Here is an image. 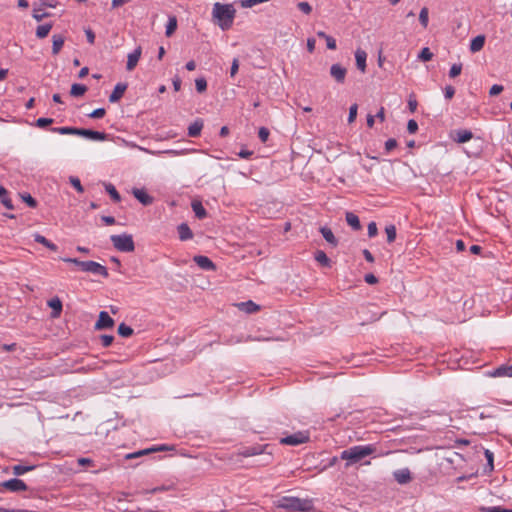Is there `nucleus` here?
Listing matches in <instances>:
<instances>
[{"label":"nucleus","mask_w":512,"mask_h":512,"mask_svg":"<svg viewBox=\"0 0 512 512\" xmlns=\"http://www.w3.org/2000/svg\"><path fill=\"white\" fill-rule=\"evenodd\" d=\"M275 505L289 512H313L315 510L314 502L309 498L302 499L293 496H283L277 500Z\"/></svg>","instance_id":"nucleus-1"},{"label":"nucleus","mask_w":512,"mask_h":512,"mask_svg":"<svg viewBox=\"0 0 512 512\" xmlns=\"http://www.w3.org/2000/svg\"><path fill=\"white\" fill-rule=\"evenodd\" d=\"M236 10L232 4L216 2L213 5L212 16L222 30H228L233 25Z\"/></svg>","instance_id":"nucleus-2"},{"label":"nucleus","mask_w":512,"mask_h":512,"mask_svg":"<svg viewBox=\"0 0 512 512\" xmlns=\"http://www.w3.org/2000/svg\"><path fill=\"white\" fill-rule=\"evenodd\" d=\"M376 451V447L372 444L369 445H356L343 450L340 453V459L346 460V466L358 463L367 456L372 455Z\"/></svg>","instance_id":"nucleus-3"},{"label":"nucleus","mask_w":512,"mask_h":512,"mask_svg":"<svg viewBox=\"0 0 512 512\" xmlns=\"http://www.w3.org/2000/svg\"><path fill=\"white\" fill-rule=\"evenodd\" d=\"M110 240L113 246L120 252H133L135 250L134 240L131 234L123 233L111 235Z\"/></svg>","instance_id":"nucleus-4"},{"label":"nucleus","mask_w":512,"mask_h":512,"mask_svg":"<svg viewBox=\"0 0 512 512\" xmlns=\"http://www.w3.org/2000/svg\"><path fill=\"white\" fill-rule=\"evenodd\" d=\"M82 271L90 272L92 274L101 275L104 278L109 276L108 270L105 266L101 265L98 262L89 260L85 261L82 265Z\"/></svg>","instance_id":"nucleus-5"},{"label":"nucleus","mask_w":512,"mask_h":512,"mask_svg":"<svg viewBox=\"0 0 512 512\" xmlns=\"http://www.w3.org/2000/svg\"><path fill=\"white\" fill-rule=\"evenodd\" d=\"M0 486L11 492L25 491L28 488L25 482L18 478H13L4 481L0 484Z\"/></svg>","instance_id":"nucleus-6"},{"label":"nucleus","mask_w":512,"mask_h":512,"mask_svg":"<svg viewBox=\"0 0 512 512\" xmlns=\"http://www.w3.org/2000/svg\"><path fill=\"white\" fill-rule=\"evenodd\" d=\"M267 447H268V445H261V444L243 447V448L239 449L238 455H240L242 457H251V456H255V455H260V454L265 453V450Z\"/></svg>","instance_id":"nucleus-7"},{"label":"nucleus","mask_w":512,"mask_h":512,"mask_svg":"<svg viewBox=\"0 0 512 512\" xmlns=\"http://www.w3.org/2000/svg\"><path fill=\"white\" fill-rule=\"evenodd\" d=\"M309 437L303 432H297L281 439L282 444L296 446L307 442Z\"/></svg>","instance_id":"nucleus-8"},{"label":"nucleus","mask_w":512,"mask_h":512,"mask_svg":"<svg viewBox=\"0 0 512 512\" xmlns=\"http://www.w3.org/2000/svg\"><path fill=\"white\" fill-rule=\"evenodd\" d=\"M114 326V320L106 311H101L97 322L95 323V330H103L112 328Z\"/></svg>","instance_id":"nucleus-9"},{"label":"nucleus","mask_w":512,"mask_h":512,"mask_svg":"<svg viewBox=\"0 0 512 512\" xmlns=\"http://www.w3.org/2000/svg\"><path fill=\"white\" fill-rule=\"evenodd\" d=\"M346 74L347 69L341 64L336 63L330 67L331 77L339 84H343L345 82Z\"/></svg>","instance_id":"nucleus-10"},{"label":"nucleus","mask_w":512,"mask_h":512,"mask_svg":"<svg viewBox=\"0 0 512 512\" xmlns=\"http://www.w3.org/2000/svg\"><path fill=\"white\" fill-rule=\"evenodd\" d=\"M193 261L198 265L199 268L205 271H214L216 269L215 264L212 260L204 255L194 256Z\"/></svg>","instance_id":"nucleus-11"},{"label":"nucleus","mask_w":512,"mask_h":512,"mask_svg":"<svg viewBox=\"0 0 512 512\" xmlns=\"http://www.w3.org/2000/svg\"><path fill=\"white\" fill-rule=\"evenodd\" d=\"M79 136L85 137L93 141H104L107 139V134L104 132L94 131L91 129L80 128Z\"/></svg>","instance_id":"nucleus-12"},{"label":"nucleus","mask_w":512,"mask_h":512,"mask_svg":"<svg viewBox=\"0 0 512 512\" xmlns=\"http://www.w3.org/2000/svg\"><path fill=\"white\" fill-rule=\"evenodd\" d=\"M142 54V48L138 46L133 52L128 54L126 69L132 71L138 64V61Z\"/></svg>","instance_id":"nucleus-13"},{"label":"nucleus","mask_w":512,"mask_h":512,"mask_svg":"<svg viewBox=\"0 0 512 512\" xmlns=\"http://www.w3.org/2000/svg\"><path fill=\"white\" fill-rule=\"evenodd\" d=\"M133 196L143 205L148 206L153 203V197L150 196L144 189L134 188L132 190Z\"/></svg>","instance_id":"nucleus-14"},{"label":"nucleus","mask_w":512,"mask_h":512,"mask_svg":"<svg viewBox=\"0 0 512 512\" xmlns=\"http://www.w3.org/2000/svg\"><path fill=\"white\" fill-rule=\"evenodd\" d=\"M128 85L127 83H117L112 91V93L109 96V101L111 103L118 102L124 95Z\"/></svg>","instance_id":"nucleus-15"},{"label":"nucleus","mask_w":512,"mask_h":512,"mask_svg":"<svg viewBox=\"0 0 512 512\" xmlns=\"http://www.w3.org/2000/svg\"><path fill=\"white\" fill-rule=\"evenodd\" d=\"M394 479L399 484H407L412 480L411 472L408 468L398 469L393 472Z\"/></svg>","instance_id":"nucleus-16"},{"label":"nucleus","mask_w":512,"mask_h":512,"mask_svg":"<svg viewBox=\"0 0 512 512\" xmlns=\"http://www.w3.org/2000/svg\"><path fill=\"white\" fill-rule=\"evenodd\" d=\"M367 53L362 49H357L355 52V60L357 68L364 73L366 71Z\"/></svg>","instance_id":"nucleus-17"},{"label":"nucleus","mask_w":512,"mask_h":512,"mask_svg":"<svg viewBox=\"0 0 512 512\" xmlns=\"http://www.w3.org/2000/svg\"><path fill=\"white\" fill-rule=\"evenodd\" d=\"M178 236L181 241H187L193 238V232L186 223H181L177 227Z\"/></svg>","instance_id":"nucleus-18"},{"label":"nucleus","mask_w":512,"mask_h":512,"mask_svg":"<svg viewBox=\"0 0 512 512\" xmlns=\"http://www.w3.org/2000/svg\"><path fill=\"white\" fill-rule=\"evenodd\" d=\"M345 219L347 224L355 231L362 229L359 217L353 212H346Z\"/></svg>","instance_id":"nucleus-19"},{"label":"nucleus","mask_w":512,"mask_h":512,"mask_svg":"<svg viewBox=\"0 0 512 512\" xmlns=\"http://www.w3.org/2000/svg\"><path fill=\"white\" fill-rule=\"evenodd\" d=\"M65 42V38L61 34H54L52 36V54L57 55L61 51Z\"/></svg>","instance_id":"nucleus-20"},{"label":"nucleus","mask_w":512,"mask_h":512,"mask_svg":"<svg viewBox=\"0 0 512 512\" xmlns=\"http://www.w3.org/2000/svg\"><path fill=\"white\" fill-rule=\"evenodd\" d=\"M48 306L52 309V317L57 318L62 312V302L58 297L52 298L48 301Z\"/></svg>","instance_id":"nucleus-21"},{"label":"nucleus","mask_w":512,"mask_h":512,"mask_svg":"<svg viewBox=\"0 0 512 512\" xmlns=\"http://www.w3.org/2000/svg\"><path fill=\"white\" fill-rule=\"evenodd\" d=\"M320 233L322 234L323 238L331 244L333 247H336L338 245V240L334 236L332 230L326 226H323L320 228Z\"/></svg>","instance_id":"nucleus-22"},{"label":"nucleus","mask_w":512,"mask_h":512,"mask_svg":"<svg viewBox=\"0 0 512 512\" xmlns=\"http://www.w3.org/2000/svg\"><path fill=\"white\" fill-rule=\"evenodd\" d=\"M203 128V121L201 119H196L192 124L188 127V135L190 137H198Z\"/></svg>","instance_id":"nucleus-23"},{"label":"nucleus","mask_w":512,"mask_h":512,"mask_svg":"<svg viewBox=\"0 0 512 512\" xmlns=\"http://www.w3.org/2000/svg\"><path fill=\"white\" fill-rule=\"evenodd\" d=\"M473 137V134L470 130L460 129L455 131V141L458 143H466L470 141Z\"/></svg>","instance_id":"nucleus-24"},{"label":"nucleus","mask_w":512,"mask_h":512,"mask_svg":"<svg viewBox=\"0 0 512 512\" xmlns=\"http://www.w3.org/2000/svg\"><path fill=\"white\" fill-rule=\"evenodd\" d=\"M484 44H485V36L478 35L471 40L470 51L473 53L478 52L484 47Z\"/></svg>","instance_id":"nucleus-25"},{"label":"nucleus","mask_w":512,"mask_h":512,"mask_svg":"<svg viewBox=\"0 0 512 512\" xmlns=\"http://www.w3.org/2000/svg\"><path fill=\"white\" fill-rule=\"evenodd\" d=\"M34 241L39 243V244L44 245L46 248H48L51 251H57L58 250V247H57L56 244H54L53 242H51L50 240H48L47 238H45L41 234H38V233L34 234Z\"/></svg>","instance_id":"nucleus-26"},{"label":"nucleus","mask_w":512,"mask_h":512,"mask_svg":"<svg viewBox=\"0 0 512 512\" xmlns=\"http://www.w3.org/2000/svg\"><path fill=\"white\" fill-rule=\"evenodd\" d=\"M492 376L494 377H511L512 376V365H501L496 368Z\"/></svg>","instance_id":"nucleus-27"},{"label":"nucleus","mask_w":512,"mask_h":512,"mask_svg":"<svg viewBox=\"0 0 512 512\" xmlns=\"http://www.w3.org/2000/svg\"><path fill=\"white\" fill-rule=\"evenodd\" d=\"M52 132L62 135H78L80 134V128L76 127H56L51 129Z\"/></svg>","instance_id":"nucleus-28"},{"label":"nucleus","mask_w":512,"mask_h":512,"mask_svg":"<svg viewBox=\"0 0 512 512\" xmlns=\"http://www.w3.org/2000/svg\"><path fill=\"white\" fill-rule=\"evenodd\" d=\"M315 260L323 267H331V260L322 250H317L314 254Z\"/></svg>","instance_id":"nucleus-29"},{"label":"nucleus","mask_w":512,"mask_h":512,"mask_svg":"<svg viewBox=\"0 0 512 512\" xmlns=\"http://www.w3.org/2000/svg\"><path fill=\"white\" fill-rule=\"evenodd\" d=\"M191 206L198 219H204L207 216V211L200 201H193Z\"/></svg>","instance_id":"nucleus-30"},{"label":"nucleus","mask_w":512,"mask_h":512,"mask_svg":"<svg viewBox=\"0 0 512 512\" xmlns=\"http://www.w3.org/2000/svg\"><path fill=\"white\" fill-rule=\"evenodd\" d=\"M0 201L1 203L9 210H12L14 208L12 204V200L8 197L7 190L0 185Z\"/></svg>","instance_id":"nucleus-31"},{"label":"nucleus","mask_w":512,"mask_h":512,"mask_svg":"<svg viewBox=\"0 0 512 512\" xmlns=\"http://www.w3.org/2000/svg\"><path fill=\"white\" fill-rule=\"evenodd\" d=\"M52 27H53L52 23H45V24L39 25L36 28V36L39 39L45 38L46 36H48V34L51 31Z\"/></svg>","instance_id":"nucleus-32"},{"label":"nucleus","mask_w":512,"mask_h":512,"mask_svg":"<svg viewBox=\"0 0 512 512\" xmlns=\"http://www.w3.org/2000/svg\"><path fill=\"white\" fill-rule=\"evenodd\" d=\"M87 91V87L84 84L74 83L71 86L70 95L73 97L83 96Z\"/></svg>","instance_id":"nucleus-33"},{"label":"nucleus","mask_w":512,"mask_h":512,"mask_svg":"<svg viewBox=\"0 0 512 512\" xmlns=\"http://www.w3.org/2000/svg\"><path fill=\"white\" fill-rule=\"evenodd\" d=\"M238 306L241 310H244L247 313H254L259 310V306L251 300L242 302Z\"/></svg>","instance_id":"nucleus-34"},{"label":"nucleus","mask_w":512,"mask_h":512,"mask_svg":"<svg viewBox=\"0 0 512 512\" xmlns=\"http://www.w3.org/2000/svg\"><path fill=\"white\" fill-rule=\"evenodd\" d=\"M105 190L114 202L118 203L121 201V196L114 187V185H112L111 183L105 184Z\"/></svg>","instance_id":"nucleus-35"},{"label":"nucleus","mask_w":512,"mask_h":512,"mask_svg":"<svg viewBox=\"0 0 512 512\" xmlns=\"http://www.w3.org/2000/svg\"><path fill=\"white\" fill-rule=\"evenodd\" d=\"M33 469H35L34 465H21V464L15 465L12 468L13 474L16 476L23 475L26 472L32 471Z\"/></svg>","instance_id":"nucleus-36"},{"label":"nucleus","mask_w":512,"mask_h":512,"mask_svg":"<svg viewBox=\"0 0 512 512\" xmlns=\"http://www.w3.org/2000/svg\"><path fill=\"white\" fill-rule=\"evenodd\" d=\"M177 29V19L175 16H171L168 19L167 25H166V36L170 37L175 30Z\"/></svg>","instance_id":"nucleus-37"},{"label":"nucleus","mask_w":512,"mask_h":512,"mask_svg":"<svg viewBox=\"0 0 512 512\" xmlns=\"http://www.w3.org/2000/svg\"><path fill=\"white\" fill-rule=\"evenodd\" d=\"M419 22L423 28L428 26L429 22V11L427 7H423L419 13Z\"/></svg>","instance_id":"nucleus-38"},{"label":"nucleus","mask_w":512,"mask_h":512,"mask_svg":"<svg viewBox=\"0 0 512 512\" xmlns=\"http://www.w3.org/2000/svg\"><path fill=\"white\" fill-rule=\"evenodd\" d=\"M117 332L122 337H129L133 334V329L130 326L126 325L125 323H121L118 326Z\"/></svg>","instance_id":"nucleus-39"},{"label":"nucleus","mask_w":512,"mask_h":512,"mask_svg":"<svg viewBox=\"0 0 512 512\" xmlns=\"http://www.w3.org/2000/svg\"><path fill=\"white\" fill-rule=\"evenodd\" d=\"M153 450L154 449H143V450H139V451H136V452H133V453H129L125 456V459L129 460V459H134V458H139V457H142L144 455H148L150 453H153Z\"/></svg>","instance_id":"nucleus-40"},{"label":"nucleus","mask_w":512,"mask_h":512,"mask_svg":"<svg viewBox=\"0 0 512 512\" xmlns=\"http://www.w3.org/2000/svg\"><path fill=\"white\" fill-rule=\"evenodd\" d=\"M385 232L387 235V241L392 243L396 239V227L394 225H388L385 228Z\"/></svg>","instance_id":"nucleus-41"},{"label":"nucleus","mask_w":512,"mask_h":512,"mask_svg":"<svg viewBox=\"0 0 512 512\" xmlns=\"http://www.w3.org/2000/svg\"><path fill=\"white\" fill-rule=\"evenodd\" d=\"M418 58L423 62L430 61L433 58V53L430 51L428 47H424L420 51Z\"/></svg>","instance_id":"nucleus-42"},{"label":"nucleus","mask_w":512,"mask_h":512,"mask_svg":"<svg viewBox=\"0 0 512 512\" xmlns=\"http://www.w3.org/2000/svg\"><path fill=\"white\" fill-rule=\"evenodd\" d=\"M196 90L199 93H203L207 89V81L205 78L200 77L195 80Z\"/></svg>","instance_id":"nucleus-43"},{"label":"nucleus","mask_w":512,"mask_h":512,"mask_svg":"<svg viewBox=\"0 0 512 512\" xmlns=\"http://www.w3.org/2000/svg\"><path fill=\"white\" fill-rule=\"evenodd\" d=\"M69 182L70 184L79 192V193H83L84 191V188L80 182V179L76 176H70L69 177Z\"/></svg>","instance_id":"nucleus-44"},{"label":"nucleus","mask_w":512,"mask_h":512,"mask_svg":"<svg viewBox=\"0 0 512 512\" xmlns=\"http://www.w3.org/2000/svg\"><path fill=\"white\" fill-rule=\"evenodd\" d=\"M21 197L30 208H35L37 206V201L29 193H24Z\"/></svg>","instance_id":"nucleus-45"},{"label":"nucleus","mask_w":512,"mask_h":512,"mask_svg":"<svg viewBox=\"0 0 512 512\" xmlns=\"http://www.w3.org/2000/svg\"><path fill=\"white\" fill-rule=\"evenodd\" d=\"M461 71H462V64L461 63H458V64H453L449 70V77L451 78H455L457 77L458 75L461 74Z\"/></svg>","instance_id":"nucleus-46"},{"label":"nucleus","mask_w":512,"mask_h":512,"mask_svg":"<svg viewBox=\"0 0 512 512\" xmlns=\"http://www.w3.org/2000/svg\"><path fill=\"white\" fill-rule=\"evenodd\" d=\"M50 16V13L48 12H42V9L39 8H35L34 11H33V18L36 20V21H41L43 20L44 18L46 17H49Z\"/></svg>","instance_id":"nucleus-47"},{"label":"nucleus","mask_w":512,"mask_h":512,"mask_svg":"<svg viewBox=\"0 0 512 512\" xmlns=\"http://www.w3.org/2000/svg\"><path fill=\"white\" fill-rule=\"evenodd\" d=\"M53 122H54V120L52 118L42 117V118H38L36 120V126L39 127V128H46L47 126H49Z\"/></svg>","instance_id":"nucleus-48"},{"label":"nucleus","mask_w":512,"mask_h":512,"mask_svg":"<svg viewBox=\"0 0 512 512\" xmlns=\"http://www.w3.org/2000/svg\"><path fill=\"white\" fill-rule=\"evenodd\" d=\"M269 135L270 131L266 127H261L258 131V137L263 143L267 142Z\"/></svg>","instance_id":"nucleus-49"},{"label":"nucleus","mask_w":512,"mask_h":512,"mask_svg":"<svg viewBox=\"0 0 512 512\" xmlns=\"http://www.w3.org/2000/svg\"><path fill=\"white\" fill-rule=\"evenodd\" d=\"M357 109H358V106L357 104H353L350 106L349 108V115H348V122L349 123H352L355 121L356 117H357Z\"/></svg>","instance_id":"nucleus-50"},{"label":"nucleus","mask_w":512,"mask_h":512,"mask_svg":"<svg viewBox=\"0 0 512 512\" xmlns=\"http://www.w3.org/2000/svg\"><path fill=\"white\" fill-rule=\"evenodd\" d=\"M105 114H106V111L104 108H97L89 114V117L93 118V119H100V118L104 117Z\"/></svg>","instance_id":"nucleus-51"},{"label":"nucleus","mask_w":512,"mask_h":512,"mask_svg":"<svg viewBox=\"0 0 512 512\" xmlns=\"http://www.w3.org/2000/svg\"><path fill=\"white\" fill-rule=\"evenodd\" d=\"M418 102L413 94L409 96L408 108L411 113H414L417 109Z\"/></svg>","instance_id":"nucleus-52"},{"label":"nucleus","mask_w":512,"mask_h":512,"mask_svg":"<svg viewBox=\"0 0 512 512\" xmlns=\"http://www.w3.org/2000/svg\"><path fill=\"white\" fill-rule=\"evenodd\" d=\"M297 7L300 11H302L305 14H310L312 11V7L308 2H299L297 4Z\"/></svg>","instance_id":"nucleus-53"},{"label":"nucleus","mask_w":512,"mask_h":512,"mask_svg":"<svg viewBox=\"0 0 512 512\" xmlns=\"http://www.w3.org/2000/svg\"><path fill=\"white\" fill-rule=\"evenodd\" d=\"M481 511H483V512H508V509L501 507V506H492V507H482Z\"/></svg>","instance_id":"nucleus-54"},{"label":"nucleus","mask_w":512,"mask_h":512,"mask_svg":"<svg viewBox=\"0 0 512 512\" xmlns=\"http://www.w3.org/2000/svg\"><path fill=\"white\" fill-rule=\"evenodd\" d=\"M100 339L103 347H109L113 343L114 336L104 334L100 336Z\"/></svg>","instance_id":"nucleus-55"},{"label":"nucleus","mask_w":512,"mask_h":512,"mask_svg":"<svg viewBox=\"0 0 512 512\" xmlns=\"http://www.w3.org/2000/svg\"><path fill=\"white\" fill-rule=\"evenodd\" d=\"M455 95V88L451 85H447L445 88H444V97L447 99V100H450L454 97Z\"/></svg>","instance_id":"nucleus-56"},{"label":"nucleus","mask_w":512,"mask_h":512,"mask_svg":"<svg viewBox=\"0 0 512 512\" xmlns=\"http://www.w3.org/2000/svg\"><path fill=\"white\" fill-rule=\"evenodd\" d=\"M485 458L487 460V464L490 466V469L493 470V461H494V454L489 449H486L484 452Z\"/></svg>","instance_id":"nucleus-57"},{"label":"nucleus","mask_w":512,"mask_h":512,"mask_svg":"<svg viewBox=\"0 0 512 512\" xmlns=\"http://www.w3.org/2000/svg\"><path fill=\"white\" fill-rule=\"evenodd\" d=\"M407 130L410 134H414L418 130V124L414 119H410L407 123Z\"/></svg>","instance_id":"nucleus-58"},{"label":"nucleus","mask_w":512,"mask_h":512,"mask_svg":"<svg viewBox=\"0 0 512 512\" xmlns=\"http://www.w3.org/2000/svg\"><path fill=\"white\" fill-rule=\"evenodd\" d=\"M378 234V229H377V225L375 222H370L368 224V236L370 238H373L375 237L376 235Z\"/></svg>","instance_id":"nucleus-59"},{"label":"nucleus","mask_w":512,"mask_h":512,"mask_svg":"<svg viewBox=\"0 0 512 512\" xmlns=\"http://www.w3.org/2000/svg\"><path fill=\"white\" fill-rule=\"evenodd\" d=\"M396 147H397V141L394 138H390L385 142L386 152H390Z\"/></svg>","instance_id":"nucleus-60"},{"label":"nucleus","mask_w":512,"mask_h":512,"mask_svg":"<svg viewBox=\"0 0 512 512\" xmlns=\"http://www.w3.org/2000/svg\"><path fill=\"white\" fill-rule=\"evenodd\" d=\"M503 86L499 84H494L489 91L490 96H497L503 91Z\"/></svg>","instance_id":"nucleus-61"},{"label":"nucleus","mask_w":512,"mask_h":512,"mask_svg":"<svg viewBox=\"0 0 512 512\" xmlns=\"http://www.w3.org/2000/svg\"><path fill=\"white\" fill-rule=\"evenodd\" d=\"M238 69H239V61L237 58H234L232 61L231 68H230L231 77H234L237 74Z\"/></svg>","instance_id":"nucleus-62"},{"label":"nucleus","mask_w":512,"mask_h":512,"mask_svg":"<svg viewBox=\"0 0 512 512\" xmlns=\"http://www.w3.org/2000/svg\"><path fill=\"white\" fill-rule=\"evenodd\" d=\"M326 45H327V48L330 49V50H335L337 48V45H336V40L332 37V36H328L326 39Z\"/></svg>","instance_id":"nucleus-63"},{"label":"nucleus","mask_w":512,"mask_h":512,"mask_svg":"<svg viewBox=\"0 0 512 512\" xmlns=\"http://www.w3.org/2000/svg\"><path fill=\"white\" fill-rule=\"evenodd\" d=\"M85 34H86L87 41L90 44H94V42H95V33L90 28H87V29H85Z\"/></svg>","instance_id":"nucleus-64"}]
</instances>
